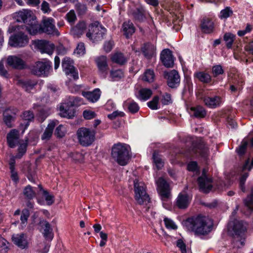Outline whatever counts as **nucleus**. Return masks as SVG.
<instances>
[{"instance_id": "nucleus-62", "label": "nucleus", "mask_w": 253, "mask_h": 253, "mask_svg": "<svg viewBox=\"0 0 253 253\" xmlns=\"http://www.w3.org/2000/svg\"><path fill=\"white\" fill-rule=\"evenodd\" d=\"M176 246L180 250L181 253H186V245L181 239L176 241Z\"/></svg>"}, {"instance_id": "nucleus-10", "label": "nucleus", "mask_w": 253, "mask_h": 253, "mask_svg": "<svg viewBox=\"0 0 253 253\" xmlns=\"http://www.w3.org/2000/svg\"><path fill=\"white\" fill-rule=\"evenodd\" d=\"M89 31L86 33V36L93 42L102 40L106 33V29L101 26L91 25Z\"/></svg>"}, {"instance_id": "nucleus-35", "label": "nucleus", "mask_w": 253, "mask_h": 253, "mask_svg": "<svg viewBox=\"0 0 253 253\" xmlns=\"http://www.w3.org/2000/svg\"><path fill=\"white\" fill-rule=\"evenodd\" d=\"M123 31L126 38L132 35L135 32V28L132 22L126 21L124 23L123 25Z\"/></svg>"}, {"instance_id": "nucleus-3", "label": "nucleus", "mask_w": 253, "mask_h": 253, "mask_svg": "<svg viewBox=\"0 0 253 253\" xmlns=\"http://www.w3.org/2000/svg\"><path fill=\"white\" fill-rule=\"evenodd\" d=\"M82 104V99L77 97L69 96L61 103L59 107V115L63 118L72 119L75 116L76 111L74 106Z\"/></svg>"}, {"instance_id": "nucleus-61", "label": "nucleus", "mask_w": 253, "mask_h": 253, "mask_svg": "<svg viewBox=\"0 0 253 253\" xmlns=\"http://www.w3.org/2000/svg\"><path fill=\"white\" fill-rule=\"evenodd\" d=\"M83 116L86 120H90L95 118L96 114L94 112L90 110H84L83 112Z\"/></svg>"}, {"instance_id": "nucleus-39", "label": "nucleus", "mask_w": 253, "mask_h": 253, "mask_svg": "<svg viewBox=\"0 0 253 253\" xmlns=\"http://www.w3.org/2000/svg\"><path fill=\"white\" fill-rule=\"evenodd\" d=\"M194 77L203 83H208L211 80V76L205 72H199L194 74Z\"/></svg>"}, {"instance_id": "nucleus-33", "label": "nucleus", "mask_w": 253, "mask_h": 253, "mask_svg": "<svg viewBox=\"0 0 253 253\" xmlns=\"http://www.w3.org/2000/svg\"><path fill=\"white\" fill-rule=\"evenodd\" d=\"M190 114L196 118H203L206 116V112L203 107L198 106L196 107H191Z\"/></svg>"}, {"instance_id": "nucleus-1", "label": "nucleus", "mask_w": 253, "mask_h": 253, "mask_svg": "<svg viewBox=\"0 0 253 253\" xmlns=\"http://www.w3.org/2000/svg\"><path fill=\"white\" fill-rule=\"evenodd\" d=\"M185 224L189 230L193 231L197 235H206L211 232L213 224L206 216L198 215L188 218Z\"/></svg>"}, {"instance_id": "nucleus-42", "label": "nucleus", "mask_w": 253, "mask_h": 253, "mask_svg": "<svg viewBox=\"0 0 253 253\" xmlns=\"http://www.w3.org/2000/svg\"><path fill=\"white\" fill-rule=\"evenodd\" d=\"M235 37V35L231 33H226L224 34L223 40L225 42L226 46L228 48H231L232 47Z\"/></svg>"}, {"instance_id": "nucleus-19", "label": "nucleus", "mask_w": 253, "mask_h": 253, "mask_svg": "<svg viewBox=\"0 0 253 253\" xmlns=\"http://www.w3.org/2000/svg\"><path fill=\"white\" fill-rule=\"evenodd\" d=\"M191 201V198L187 194L179 193L176 198L175 205L180 209L187 208Z\"/></svg>"}, {"instance_id": "nucleus-24", "label": "nucleus", "mask_w": 253, "mask_h": 253, "mask_svg": "<svg viewBox=\"0 0 253 253\" xmlns=\"http://www.w3.org/2000/svg\"><path fill=\"white\" fill-rule=\"evenodd\" d=\"M205 104L209 108H215L219 106L222 103L220 97L215 96L213 97L206 96L203 98Z\"/></svg>"}, {"instance_id": "nucleus-32", "label": "nucleus", "mask_w": 253, "mask_h": 253, "mask_svg": "<svg viewBox=\"0 0 253 253\" xmlns=\"http://www.w3.org/2000/svg\"><path fill=\"white\" fill-rule=\"evenodd\" d=\"M111 59L113 62L119 65H124L127 61V58L124 55L119 52H116L112 54Z\"/></svg>"}, {"instance_id": "nucleus-13", "label": "nucleus", "mask_w": 253, "mask_h": 253, "mask_svg": "<svg viewBox=\"0 0 253 253\" xmlns=\"http://www.w3.org/2000/svg\"><path fill=\"white\" fill-rule=\"evenodd\" d=\"M164 77L167 79L168 85L171 88H177L180 84V78L178 73L175 70L164 73Z\"/></svg>"}, {"instance_id": "nucleus-63", "label": "nucleus", "mask_w": 253, "mask_h": 253, "mask_svg": "<svg viewBox=\"0 0 253 253\" xmlns=\"http://www.w3.org/2000/svg\"><path fill=\"white\" fill-rule=\"evenodd\" d=\"M125 113L124 112L116 111L113 112L112 114H109L108 115V118L112 120L115 119L118 116L123 117Z\"/></svg>"}, {"instance_id": "nucleus-9", "label": "nucleus", "mask_w": 253, "mask_h": 253, "mask_svg": "<svg viewBox=\"0 0 253 253\" xmlns=\"http://www.w3.org/2000/svg\"><path fill=\"white\" fill-rule=\"evenodd\" d=\"M157 190L163 201H166L170 196V189L169 183L162 177H160L156 181Z\"/></svg>"}, {"instance_id": "nucleus-25", "label": "nucleus", "mask_w": 253, "mask_h": 253, "mask_svg": "<svg viewBox=\"0 0 253 253\" xmlns=\"http://www.w3.org/2000/svg\"><path fill=\"white\" fill-rule=\"evenodd\" d=\"M201 28L206 34L211 33L214 29L213 22L210 18L205 17L201 21Z\"/></svg>"}, {"instance_id": "nucleus-30", "label": "nucleus", "mask_w": 253, "mask_h": 253, "mask_svg": "<svg viewBox=\"0 0 253 253\" xmlns=\"http://www.w3.org/2000/svg\"><path fill=\"white\" fill-rule=\"evenodd\" d=\"M17 84L26 91H30L37 84V82L31 80H19Z\"/></svg>"}, {"instance_id": "nucleus-43", "label": "nucleus", "mask_w": 253, "mask_h": 253, "mask_svg": "<svg viewBox=\"0 0 253 253\" xmlns=\"http://www.w3.org/2000/svg\"><path fill=\"white\" fill-rule=\"evenodd\" d=\"M153 159L155 165L158 169H162L164 166V162L161 157V156L156 152H154L153 154Z\"/></svg>"}, {"instance_id": "nucleus-59", "label": "nucleus", "mask_w": 253, "mask_h": 253, "mask_svg": "<svg viewBox=\"0 0 253 253\" xmlns=\"http://www.w3.org/2000/svg\"><path fill=\"white\" fill-rule=\"evenodd\" d=\"M248 177V173H245L241 176L240 179L239 186L243 192H245V183Z\"/></svg>"}, {"instance_id": "nucleus-45", "label": "nucleus", "mask_w": 253, "mask_h": 253, "mask_svg": "<svg viewBox=\"0 0 253 253\" xmlns=\"http://www.w3.org/2000/svg\"><path fill=\"white\" fill-rule=\"evenodd\" d=\"M23 194L29 200L33 199L36 195L35 192L33 190L31 186H27L23 190Z\"/></svg>"}, {"instance_id": "nucleus-55", "label": "nucleus", "mask_w": 253, "mask_h": 253, "mask_svg": "<svg viewBox=\"0 0 253 253\" xmlns=\"http://www.w3.org/2000/svg\"><path fill=\"white\" fill-rule=\"evenodd\" d=\"M66 17L68 22L72 24H73L77 19L76 14L73 10H71L67 13Z\"/></svg>"}, {"instance_id": "nucleus-26", "label": "nucleus", "mask_w": 253, "mask_h": 253, "mask_svg": "<svg viewBox=\"0 0 253 253\" xmlns=\"http://www.w3.org/2000/svg\"><path fill=\"white\" fill-rule=\"evenodd\" d=\"M26 28L31 35H36L37 33L41 32V26L38 24L35 17H34L30 22L26 24Z\"/></svg>"}, {"instance_id": "nucleus-14", "label": "nucleus", "mask_w": 253, "mask_h": 253, "mask_svg": "<svg viewBox=\"0 0 253 253\" xmlns=\"http://www.w3.org/2000/svg\"><path fill=\"white\" fill-rule=\"evenodd\" d=\"M200 190L204 193H209L212 188V179L208 177L203 171L202 175L198 179Z\"/></svg>"}, {"instance_id": "nucleus-28", "label": "nucleus", "mask_w": 253, "mask_h": 253, "mask_svg": "<svg viewBox=\"0 0 253 253\" xmlns=\"http://www.w3.org/2000/svg\"><path fill=\"white\" fill-rule=\"evenodd\" d=\"M55 126L56 123L54 121H51L48 124L41 136L42 140L47 141L50 139L52 135L53 129Z\"/></svg>"}, {"instance_id": "nucleus-8", "label": "nucleus", "mask_w": 253, "mask_h": 253, "mask_svg": "<svg viewBox=\"0 0 253 253\" xmlns=\"http://www.w3.org/2000/svg\"><path fill=\"white\" fill-rule=\"evenodd\" d=\"M28 42V36L22 32H18L9 38L8 44L12 47H21L25 46Z\"/></svg>"}, {"instance_id": "nucleus-46", "label": "nucleus", "mask_w": 253, "mask_h": 253, "mask_svg": "<svg viewBox=\"0 0 253 253\" xmlns=\"http://www.w3.org/2000/svg\"><path fill=\"white\" fill-rule=\"evenodd\" d=\"M29 211L27 209H24L22 211V214L20 217L22 228H24L26 226L27 223V220L28 217H29Z\"/></svg>"}, {"instance_id": "nucleus-34", "label": "nucleus", "mask_w": 253, "mask_h": 253, "mask_svg": "<svg viewBox=\"0 0 253 253\" xmlns=\"http://www.w3.org/2000/svg\"><path fill=\"white\" fill-rule=\"evenodd\" d=\"M152 94V91L150 89L143 88L138 91L136 96L140 100L145 101L148 100Z\"/></svg>"}, {"instance_id": "nucleus-58", "label": "nucleus", "mask_w": 253, "mask_h": 253, "mask_svg": "<svg viewBox=\"0 0 253 253\" xmlns=\"http://www.w3.org/2000/svg\"><path fill=\"white\" fill-rule=\"evenodd\" d=\"M164 220L165 226L167 228L171 229H176L177 228V226L171 219L166 217Z\"/></svg>"}, {"instance_id": "nucleus-21", "label": "nucleus", "mask_w": 253, "mask_h": 253, "mask_svg": "<svg viewBox=\"0 0 253 253\" xmlns=\"http://www.w3.org/2000/svg\"><path fill=\"white\" fill-rule=\"evenodd\" d=\"M35 16L31 10L23 9L16 13V18L18 22H23L25 24L30 22Z\"/></svg>"}, {"instance_id": "nucleus-7", "label": "nucleus", "mask_w": 253, "mask_h": 253, "mask_svg": "<svg viewBox=\"0 0 253 253\" xmlns=\"http://www.w3.org/2000/svg\"><path fill=\"white\" fill-rule=\"evenodd\" d=\"M233 230L234 231V242L238 247H240V246H243L245 241V228L240 222L237 221L234 225Z\"/></svg>"}, {"instance_id": "nucleus-2", "label": "nucleus", "mask_w": 253, "mask_h": 253, "mask_svg": "<svg viewBox=\"0 0 253 253\" xmlns=\"http://www.w3.org/2000/svg\"><path fill=\"white\" fill-rule=\"evenodd\" d=\"M130 151L128 145L119 143L112 147L111 156L120 165L125 166L130 158Z\"/></svg>"}, {"instance_id": "nucleus-37", "label": "nucleus", "mask_w": 253, "mask_h": 253, "mask_svg": "<svg viewBox=\"0 0 253 253\" xmlns=\"http://www.w3.org/2000/svg\"><path fill=\"white\" fill-rule=\"evenodd\" d=\"M243 202L249 213L253 212V189H252L251 194L244 199Z\"/></svg>"}, {"instance_id": "nucleus-17", "label": "nucleus", "mask_w": 253, "mask_h": 253, "mask_svg": "<svg viewBox=\"0 0 253 253\" xmlns=\"http://www.w3.org/2000/svg\"><path fill=\"white\" fill-rule=\"evenodd\" d=\"M36 45L42 53H47L51 55L54 49L53 43L46 41H38L36 42Z\"/></svg>"}, {"instance_id": "nucleus-50", "label": "nucleus", "mask_w": 253, "mask_h": 253, "mask_svg": "<svg viewBox=\"0 0 253 253\" xmlns=\"http://www.w3.org/2000/svg\"><path fill=\"white\" fill-rule=\"evenodd\" d=\"M66 131L65 126L62 125H60L55 129V135L58 138H62L65 136Z\"/></svg>"}, {"instance_id": "nucleus-56", "label": "nucleus", "mask_w": 253, "mask_h": 253, "mask_svg": "<svg viewBox=\"0 0 253 253\" xmlns=\"http://www.w3.org/2000/svg\"><path fill=\"white\" fill-rule=\"evenodd\" d=\"M212 74L214 77H217L219 75H221L224 73V71L220 65L213 66L212 69Z\"/></svg>"}, {"instance_id": "nucleus-18", "label": "nucleus", "mask_w": 253, "mask_h": 253, "mask_svg": "<svg viewBox=\"0 0 253 253\" xmlns=\"http://www.w3.org/2000/svg\"><path fill=\"white\" fill-rule=\"evenodd\" d=\"M129 13L133 19L136 21L141 22L146 19V11L141 5H138L134 9H131Z\"/></svg>"}, {"instance_id": "nucleus-41", "label": "nucleus", "mask_w": 253, "mask_h": 253, "mask_svg": "<svg viewBox=\"0 0 253 253\" xmlns=\"http://www.w3.org/2000/svg\"><path fill=\"white\" fill-rule=\"evenodd\" d=\"M86 28V24L84 22H80L73 30L72 32L74 35L78 36L82 35L84 30Z\"/></svg>"}, {"instance_id": "nucleus-38", "label": "nucleus", "mask_w": 253, "mask_h": 253, "mask_svg": "<svg viewBox=\"0 0 253 253\" xmlns=\"http://www.w3.org/2000/svg\"><path fill=\"white\" fill-rule=\"evenodd\" d=\"M155 77L154 71L151 69H147L144 73L142 79L145 82L150 83L154 82Z\"/></svg>"}, {"instance_id": "nucleus-12", "label": "nucleus", "mask_w": 253, "mask_h": 253, "mask_svg": "<svg viewBox=\"0 0 253 253\" xmlns=\"http://www.w3.org/2000/svg\"><path fill=\"white\" fill-rule=\"evenodd\" d=\"M62 67L67 75H70L73 79L79 78L78 72L73 65V61L70 58L65 57L62 61Z\"/></svg>"}, {"instance_id": "nucleus-52", "label": "nucleus", "mask_w": 253, "mask_h": 253, "mask_svg": "<svg viewBox=\"0 0 253 253\" xmlns=\"http://www.w3.org/2000/svg\"><path fill=\"white\" fill-rule=\"evenodd\" d=\"M27 150V143H24L20 144L18 149V154L16 155L17 159H20L26 153Z\"/></svg>"}, {"instance_id": "nucleus-20", "label": "nucleus", "mask_w": 253, "mask_h": 253, "mask_svg": "<svg viewBox=\"0 0 253 253\" xmlns=\"http://www.w3.org/2000/svg\"><path fill=\"white\" fill-rule=\"evenodd\" d=\"M95 62L99 73L104 78H106L108 70L106 57L105 56H99L96 58Z\"/></svg>"}, {"instance_id": "nucleus-54", "label": "nucleus", "mask_w": 253, "mask_h": 253, "mask_svg": "<svg viewBox=\"0 0 253 253\" xmlns=\"http://www.w3.org/2000/svg\"><path fill=\"white\" fill-rule=\"evenodd\" d=\"M248 145V142L246 141H243L241 142L240 145L236 149V152L239 155H243L245 154L247 147Z\"/></svg>"}, {"instance_id": "nucleus-44", "label": "nucleus", "mask_w": 253, "mask_h": 253, "mask_svg": "<svg viewBox=\"0 0 253 253\" xmlns=\"http://www.w3.org/2000/svg\"><path fill=\"white\" fill-rule=\"evenodd\" d=\"M126 105L127 106L129 111L133 114L137 112L139 109L137 103L133 100H128L126 102Z\"/></svg>"}, {"instance_id": "nucleus-16", "label": "nucleus", "mask_w": 253, "mask_h": 253, "mask_svg": "<svg viewBox=\"0 0 253 253\" xmlns=\"http://www.w3.org/2000/svg\"><path fill=\"white\" fill-rule=\"evenodd\" d=\"M161 60L164 65L167 68L172 67L174 59L172 52L169 49H165L161 53Z\"/></svg>"}, {"instance_id": "nucleus-4", "label": "nucleus", "mask_w": 253, "mask_h": 253, "mask_svg": "<svg viewBox=\"0 0 253 253\" xmlns=\"http://www.w3.org/2000/svg\"><path fill=\"white\" fill-rule=\"evenodd\" d=\"M95 131L84 127L79 128L77 131V136L79 143L83 146H89L95 138Z\"/></svg>"}, {"instance_id": "nucleus-29", "label": "nucleus", "mask_w": 253, "mask_h": 253, "mask_svg": "<svg viewBox=\"0 0 253 253\" xmlns=\"http://www.w3.org/2000/svg\"><path fill=\"white\" fill-rule=\"evenodd\" d=\"M41 224L43 229L42 233L43 236L46 240L51 241L53 238V234L50 224L46 221H43L41 222Z\"/></svg>"}, {"instance_id": "nucleus-11", "label": "nucleus", "mask_w": 253, "mask_h": 253, "mask_svg": "<svg viewBox=\"0 0 253 253\" xmlns=\"http://www.w3.org/2000/svg\"><path fill=\"white\" fill-rule=\"evenodd\" d=\"M41 32L47 34L59 36V32L55 26L54 20L53 18L48 17L42 20V24L41 26Z\"/></svg>"}, {"instance_id": "nucleus-51", "label": "nucleus", "mask_w": 253, "mask_h": 253, "mask_svg": "<svg viewBox=\"0 0 253 253\" xmlns=\"http://www.w3.org/2000/svg\"><path fill=\"white\" fill-rule=\"evenodd\" d=\"M124 76V74L121 70H116L110 72V77L113 81H117L121 79Z\"/></svg>"}, {"instance_id": "nucleus-6", "label": "nucleus", "mask_w": 253, "mask_h": 253, "mask_svg": "<svg viewBox=\"0 0 253 253\" xmlns=\"http://www.w3.org/2000/svg\"><path fill=\"white\" fill-rule=\"evenodd\" d=\"M51 68V62L47 60L36 62L31 68L32 74L38 76H47Z\"/></svg>"}, {"instance_id": "nucleus-57", "label": "nucleus", "mask_w": 253, "mask_h": 253, "mask_svg": "<svg viewBox=\"0 0 253 253\" xmlns=\"http://www.w3.org/2000/svg\"><path fill=\"white\" fill-rule=\"evenodd\" d=\"M161 102L163 105H168L172 102L170 94L165 93L162 95Z\"/></svg>"}, {"instance_id": "nucleus-53", "label": "nucleus", "mask_w": 253, "mask_h": 253, "mask_svg": "<svg viewBox=\"0 0 253 253\" xmlns=\"http://www.w3.org/2000/svg\"><path fill=\"white\" fill-rule=\"evenodd\" d=\"M74 53L78 56H82L85 53V47L84 43L81 42L78 44L74 51Z\"/></svg>"}, {"instance_id": "nucleus-36", "label": "nucleus", "mask_w": 253, "mask_h": 253, "mask_svg": "<svg viewBox=\"0 0 253 253\" xmlns=\"http://www.w3.org/2000/svg\"><path fill=\"white\" fill-rule=\"evenodd\" d=\"M15 120V114H9L8 111L3 113V120L5 125L9 128L13 126L12 123Z\"/></svg>"}, {"instance_id": "nucleus-31", "label": "nucleus", "mask_w": 253, "mask_h": 253, "mask_svg": "<svg viewBox=\"0 0 253 253\" xmlns=\"http://www.w3.org/2000/svg\"><path fill=\"white\" fill-rule=\"evenodd\" d=\"M141 51L145 57L149 59L154 54L155 47L152 44L147 43L141 47Z\"/></svg>"}, {"instance_id": "nucleus-60", "label": "nucleus", "mask_w": 253, "mask_h": 253, "mask_svg": "<svg viewBox=\"0 0 253 253\" xmlns=\"http://www.w3.org/2000/svg\"><path fill=\"white\" fill-rule=\"evenodd\" d=\"M43 195L44 196L45 201L48 205H51L53 203V196L50 195L47 191L43 190Z\"/></svg>"}, {"instance_id": "nucleus-15", "label": "nucleus", "mask_w": 253, "mask_h": 253, "mask_svg": "<svg viewBox=\"0 0 253 253\" xmlns=\"http://www.w3.org/2000/svg\"><path fill=\"white\" fill-rule=\"evenodd\" d=\"M7 63L9 66L17 69H23L27 67L25 61L15 55L9 56L7 58Z\"/></svg>"}, {"instance_id": "nucleus-40", "label": "nucleus", "mask_w": 253, "mask_h": 253, "mask_svg": "<svg viewBox=\"0 0 253 253\" xmlns=\"http://www.w3.org/2000/svg\"><path fill=\"white\" fill-rule=\"evenodd\" d=\"M22 118L23 121H27L26 122L24 123L23 124H21V125L25 126V128H27L29 125V122L32 121L34 118V115L30 111H25L22 115Z\"/></svg>"}, {"instance_id": "nucleus-22", "label": "nucleus", "mask_w": 253, "mask_h": 253, "mask_svg": "<svg viewBox=\"0 0 253 253\" xmlns=\"http://www.w3.org/2000/svg\"><path fill=\"white\" fill-rule=\"evenodd\" d=\"M12 240L14 244L21 249H23L28 247L27 237L23 233L13 235Z\"/></svg>"}, {"instance_id": "nucleus-27", "label": "nucleus", "mask_w": 253, "mask_h": 253, "mask_svg": "<svg viewBox=\"0 0 253 253\" xmlns=\"http://www.w3.org/2000/svg\"><path fill=\"white\" fill-rule=\"evenodd\" d=\"M101 91L99 88H95L92 91L83 92L82 95L91 102H96L100 97Z\"/></svg>"}, {"instance_id": "nucleus-64", "label": "nucleus", "mask_w": 253, "mask_h": 253, "mask_svg": "<svg viewBox=\"0 0 253 253\" xmlns=\"http://www.w3.org/2000/svg\"><path fill=\"white\" fill-rule=\"evenodd\" d=\"M76 7L77 8V10L78 11L79 13L81 14L84 13L86 10V8L85 5L82 4L80 3H78L76 4Z\"/></svg>"}, {"instance_id": "nucleus-23", "label": "nucleus", "mask_w": 253, "mask_h": 253, "mask_svg": "<svg viewBox=\"0 0 253 253\" xmlns=\"http://www.w3.org/2000/svg\"><path fill=\"white\" fill-rule=\"evenodd\" d=\"M6 138L8 146L10 148H14L20 143L19 131L15 129L11 130L7 134Z\"/></svg>"}, {"instance_id": "nucleus-49", "label": "nucleus", "mask_w": 253, "mask_h": 253, "mask_svg": "<svg viewBox=\"0 0 253 253\" xmlns=\"http://www.w3.org/2000/svg\"><path fill=\"white\" fill-rule=\"evenodd\" d=\"M233 14V11L229 7H226L222 9L220 13L219 17L221 19H227Z\"/></svg>"}, {"instance_id": "nucleus-47", "label": "nucleus", "mask_w": 253, "mask_h": 253, "mask_svg": "<svg viewBox=\"0 0 253 253\" xmlns=\"http://www.w3.org/2000/svg\"><path fill=\"white\" fill-rule=\"evenodd\" d=\"M195 152L205 158L208 156V149L205 145H200L195 150Z\"/></svg>"}, {"instance_id": "nucleus-5", "label": "nucleus", "mask_w": 253, "mask_h": 253, "mask_svg": "<svg viewBox=\"0 0 253 253\" xmlns=\"http://www.w3.org/2000/svg\"><path fill=\"white\" fill-rule=\"evenodd\" d=\"M135 200L140 205L147 204L150 201L149 195L146 193L145 185L142 181L135 179L134 181Z\"/></svg>"}, {"instance_id": "nucleus-48", "label": "nucleus", "mask_w": 253, "mask_h": 253, "mask_svg": "<svg viewBox=\"0 0 253 253\" xmlns=\"http://www.w3.org/2000/svg\"><path fill=\"white\" fill-rule=\"evenodd\" d=\"M159 97L155 96L152 100L147 102L148 106L152 110H157L159 108Z\"/></svg>"}]
</instances>
